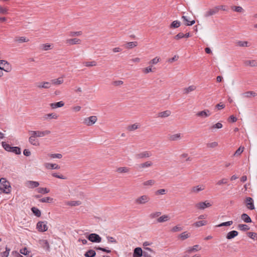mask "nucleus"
Wrapping results in <instances>:
<instances>
[{
    "instance_id": "60",
    "label": "nucleus",
    "mask_w": 257,
    "mask_h": 257,
    "mask_svg": "<svg viewBox=\"0 0 257 257\" xmlns=\"http://www.w3.org/2000/svg\"><path fill=\"white\" fill-rule=\"evenodd\" d=\"M166 193V190L165 189H161L156 191V195H164Z\"/></svg>"
},
{
    "instance_id": "46",
    "label": "nucleus",
    "mask_w": 257,
    "mask_h": 257,
    "mask_svg": "<svg viewBox=\"0 0 257 257\" xmlns=\"http://www.w3.org/2000/svg\"><path fill=\"white\" fill-rule=\"evenodd\" d=\"M53 199L50 198V197H46L40 199L39 200V201L42 203H49L53 201Z\"/></svg>"
},
{
    "instance_id": "43",
    "label": "nucleus",
    "mask_w": 257,
    "mask_h": 257,
    "mask_svg": "<svg viewBox=\"0 0 257 257\" xmlns=\"http://www.w3.org/2000/svg\"><path fill=\"white\" fill-rule=\"evenodd\" d=\"M228 180L227 178H223L221 180L218 181L216 182V185L218 186H220L224 184H227L228 183Z\"/></svg>"
},
{
    "instance_id": "32",
    "label": "nucleus",
    "mask_w": 257,
    "mask_h": 257,
    "mask_svg": "<svg viewBox=\"0 0 257 257\" xmlns=\"http://www.w3.org/2000/svg\"><path fill=\"white\" fill-rule=\"evenodd\" d=\"M138 43L136 41L134 42H130L126 43L124 46V47L126 49H132L136 46H137Z\"/></svg>"
},
{
    "instance_id": "45",
    "label": "nucleus",
    "mask_w": 257,
    "mask_h": 257,
    "mask_svg": "<svg viewBox=\"0 0 257 257\" xmlns=\"http://www.w3.org/2000/svg\"><path fill=\"white\" fill-rule=\"evenodd\" d=\"M155 183V181L154 180H149L143 182V184L145 186H152Z\"/></svg>"
},
{
    "instance_id": "54",
    "label": "nucleus",
    "mask_w": 257,
    "mask_h": 257,
    "mask_svg": "<svg viewBox=\"0 0 257 257\" xmlns=\"http://www.w3.org/2000/svg\"><path fill=\"white\" fill-rule=\"evenodd\" d=\"M11 152L14 153L17 155H20L21 153V149L18 147H13Z\"/></svg>"
},
{
    "instance_id": "5",
    "label": "nucleus",
    "mask_w": 257,
    "mask_h": 257,
    "mask_svg": "<svg viewBox=\"0 0 257 257\" xmlns=\"http://www.w3.org/2000/svg\"><path fill=\"white\" fill-rule=\"evenodd\" d=\"M97 120V118L96 116L93 115L84 119L83 123L87 125L91 126L94 124Z\"/></svg>"
},
{
    "instance_id": "1",
    "label": "nucleus",
    "mask_w": 257,
    "mask_h": 257,
    "mask_svg": "<svg viewBox=\"0 0 257 257\" xmlns=\"http://www.w3.org/2000/svg\"><path fill=\"white\" fill-rule=\"evenodd\" d=\"M0 190L6 194L11 192V186L10 183L5 178L0 179Z\"/></svg>"
},
{
    "instance_id": "2",
    "label": "nucleus",
    "mask_w": 257,
    "mask_h": 257,
    "mask_svg": "<svg viewBox=\"0 0 257 257\" xmlns=\"http://www.w3.org/2000/svg\"><path fill=\"white\" fill-rule=\"evenodd\" d=\"M10 70L11 68L9 63L6 60H0V77L4 75L3 71L8 72Z\"/></svg>"
},
{
    "instance_id": "58",
    "label": "nucleus",
    "mask_w": 257,
    "mask_h": 257,
    "mask_svg": "<svg viewBox=\"0 0 257 257\" xmlns=\"http://www.w3.org/2000/svg\"><path fill=\"white\" fill-rule=\"evenodd\" d=\"M244 147H240L234 153V156L240 155L243 151Z\"/></svg>"
},
{
    "instance_id": "3",
    "label": "nucleus",
    "mask_w": 257,
    "mask_h": 257,
    "mask_svg": "<svg viewBox=\"0 0 257 257\" xmlns=\"http://www.w3.org/2000/svg\"><path fill=\"white\" fill-rule=\"evenodd\" d=\"M150 200V198L148 195H143L136 199L135 202L138 205H143L149 202Z\"/></svg>"
},
{
    "instance_id": "40",
    "label": "nucleus",
    "mask_w": 257,
    "mask_h": 257,
    "mask_svg": "<svg viewBox=\"0 0 257 257\" xmlns=\"http://www.w3.org/2000/svg\"><path fill=\"white\" fill-rule=\"evenodd\" d=\"M223 126L222 124L220 122H217L215 124H213L210 127V130L213 132L214 129H220Z\"/></svg>"
},
{
    "instance_id": "23",
    "label": "nucleus",
    "mask_w": 257,
    "mask_h": 257,
    "mask_svg": "<svg viewBox=\"0 0 257 257\" xmlns=\"http://www.w3.org/2000/svg\"><path fill=\"white\" fill-rule=\"evenodd\" d=\"M168 139L171 141H176L181 139V134L180 133L170 135Z\"/></svg>"
},
{
    "instance_id": "4",
    "label": "nucleus",
    "mask_w": 257,
    "mask_h": 257,
    "mask_svg": "<svg viewBox=\"0 0 257 257\" xmlns=\"http://www.w3.org/2000/svg\"><path fill=\"white\" fill-rule=\"evenodd\" d=\"M153 163L150 161H146L145 162L138 164L137 170L140 172L143 171L147 168L152 167Z\"/></svg>"
},
{
    "instance_id": "35",
    "label": "nucleus",
    "mask_w": 257,
    "mask_h": 257,
    "mask_svg": "<svg viewBox=\"0 0 257 257\" xmlns=\"http://www.w3.org/2000/svg\"><path fill=\"white\" fill-rule=\"evenodd\" d=\"M44 118L45 119L51 118L57 119L58 118V115L55 113H51L45 115Z\"/></svg>"
},
{
    "instance_id": "18",
    "label": "nucleus",
    "mask_w": 257,
    "mask_h": 257,
    "mask_svg": "<svg viewBox=\"0 0 257 257\" xmlns=\"http://www.w3.org/2000/svg\"><path fill=\"white\" fill-rule=\"evenodd\" d=\"M245 66L257 67V61L255 60H248L244 61Z\"/></svg>"
},
{
    "instance_id": "9",
    "label": "nucleus",
    "mask_w": 257,
    "mask_h": 257,
    "mask_svg": "<svg viewBox=\"0 0 257 257\" xmlns=\"http://www.w3.org/2000/svg\"><path fill=\"white\" fill-rule=\"evenodd\" d=\"M218 12V9L216 6V7H214L213 8L210 9L208 11H207L204 13V16L205 18H208V17H209L210 16H212L214 15L217 14Z\"/></svg>"
},
{
    "instance_id": "12",
    "label": "nucleus",
    "mask_w": 257,
    "mask_h": 257,
    "mask_svg": "<svg viewBox=\"0 0 257 257\" xmlns=\"http://www.w3.org/2000/svg\"><path fill=\"white\" fill-rule=\"evenodd\" d=\"M30 133L31 134V136L29 138V143L35 146H39V142L38 139H37L36 138V137L34 135L32 131L30 132Z\"/></svg>"
},
{
    "instance_id": "11",
    "label": "nucleus",
    "mask_w": 257,
    "mask_h": 257,
    "mask_svg": "<svg viewBox=\"0 0 257 257\" xmlns=\"http://www.w3.org/2000/svg\"><path fill=\"white\" fill-rule=\"evenodd\" d=\"M211 205L212 204L210 203L205 201L197 203L195 205V207L198 209L204 210L207 207H210Z\"/></svg>"
},
{
    "instance_id": "57",
    "label": "nucleus",
    "mask_w": 257,
    "mask_h": 257,
    "mask_svg": "<svg viewBox=\"0 0 257 257\" xmlns=\"http://www.w3.org/2000/svg\"><path fill=\"white\" fill-rule=\"evenodd\" d=\"M160 61V58L156 57L149 62V64L152 66L153 65L157 64Z\"/></svg>"
},
{
    "instance_id": "37",
    "label": "nucleus",
    "mask_w": 257,
    "mask_h": 257,
    "mask_svg": "<svg viewBox=\"0 0 257 257\" xmlns=\"http://www.w3.org/2000/svg\"><path fill=\"white\" fill-rule=\"evenodd\" d=\"M196 89V86L194 85H191L188 87L185 88L183 90L184 94H188L189 92L194 91Z\"/></svg>"
},
{
    "instance_id": "53",
    "label": "nucleus",
    "mask_w": 257,
    "mask_h": 257,
    "mask_svg": "<svg viewBox=\"0 0 257 257\" xmlns=\"http://www.w3.org/2000/svg\"><path fill=\"white\" fill-rule=\"evenodd\" d=\"M10 249L7 246L6 247V251L1 253V257H8L9 255Z\"/></svg>"
},
{
    "instance_id": "24",
    "label": "nucleus",
    "mask_w": 257,
    "mask_h": 257,
    "mask_svg": "<svg viewBox=\"0 0 257 257\" xmlns=\"http://www.w3.org/2000/svg\"><path fill=\"white\" fill-rule=\"evenodd\" d=\"M170 220V217L168 215H163L160 216L157 219L158 223H162Z\"/></svg>"
},
{
    "instance_id": "21",
    "label": "nucleus",
    "mask_w": 257,
    "mask_h": 257,
    "mask_svg": "<svg viewBox=\"0 0 257 257\" xmlns=\"http://www.w3.org/2000/svg\"><path fill=\"white\" fill-rule=\"evenodd\" d=\"M143 252L142 249L138 247H136L134 251L133 256H136V257H141L143 256Z\"/></svg>"
},
{
    "instance_id": "55",
    "label": "nucleus",
    "mask_w": 257,
    "mask_h": 257,
    "mask_svg": "<svg viewBox=\"0 0 257 257\" xmlns=\"http://www.w3.org/2000/svg\"><path fill=\"white\" fill-rule=\"evenodd\" d=\"M138 128V125L136 123L129 125L127 129L128 131L132 132L137 130Z\"/></svg>"
},
{
    "instance_id": "27",
    "label": "nucleus",
    "mask_w": 257,
    "mask_h": 257,
    "mask_svg": "<svg viewBox=\"0 0 257 257\" xmlns=\"http://www.w3.org/2000/svg\"><path fill=\"white\" fill-rule=\"evenodd\" d=\"M46 167L48 169L58 170L60 168V167L58 165L52 163H47L46 164Z\"/></svg>"
},
{
    "instance_id": "50",
    "label": "nucleus",
    "mask_w": 257,
    "mask_h": 257,
    "mask_svg": "<svg viewBox=\"0 0 257 257\" xmlns=\"http://www.w3.org/2000/svg\"><path fill=\"white\" fill-rule=\"evenodd\" d=\"M199 245H195L192 247H188L187 249V252L188 253H191L192 252L197 251L198 250Z\"/></svg>"
},
{
    "instance_id": "38",
    "label": "nucleus",
    "mask_w": 257,
    "mask_h": 257,
    "mask_svg": "<svg viewBox=\"0 0 257 257\" xmlns=\"http://www.w3.org/2000/svg\"><path fill=\"white\" fill-rule=\"evenodd\" d=\"M2 145L4 149L8 152H11L13 147H11L10 145L7 144L6 142H3Z\"/></svg>"
},
{
    "instance_id": "30",
    "label": "nucleus",
    "mask_w": 257,
    "mask_h": 257,
    "mask_svg": "<svg viewBox=\"0 0 257 257\" xmlns=\"http://www.w3.org/2000/svg\"><path fill=\"white\" fill-rule=\"evenodd\" d=\"M171 112L170 110H167L158 113V117H167L170 115Z\"/></svg>"
},
{
    "instance_id": "61",
    "label": "nucleus",
    "mask_w": 257,
    "mask_h": 257,
    "mask_svg": "<svg viewBox=\"0 0 257 257\" xmlns=\"http://www.w3.org/2000/svg\"><path fill=\"white\" fill-rule=\"evenodd\" d=\"M82 34L81 31H77V32H71L69 33V36L71 37H74L75 36H80Z\"/></svg>"
},
{
    "instance_id": "51",
    "label": "nucleus",
    "mask_w": 257,
    "mask_h": 257,
    "mask_svg": "<svg viewBox=\"0 0 257 257\" xmlns=\"http://www.w3.org/2000/svg\"><path fill=\"white\" fill-rule=\"evenodd\" d=\"M232 10L238 13H242L243 12V9L240 6H233L231 7Z\"/></svg>"
},
{
    "instance_id": "52",
    "label": "nucleus",
    "mask_w": 257,
    "mask_h": 257,
    "mask_svg": "<svg viewBox=\"0 0 257 257\" xmlns=\"http://www.w3.org/2000/svg\"><path fill=\"white\" fill-rule=\"evenodd\" d=\"M16 41L19 43L27 42L29 41V39H27L25 37H21L17 38Z\"/></svg>"
},
{
    "instance_id": "6",
    "label": "nucleus",
    "mask_w": 257,
    "mask_h": 257,
    "mask_svg": "<svg viewBox=\"0 0 257 257\" xmlns=\"http://www.w3.org/2000/svg\"><path fill=\"white\" fill-rule=\"evenodd\" d=\"M87 239L92 242L99 243L101 241V237L96 233H91L87 237Z\"/></svg>"
},
{
    "instance_id": "14",
    "label": "nucleus",
    "mask_w": 257,
    "mask_h": 257,
    "mask_svg": "<svg viewBox=\"0 0 257 257\" xmlns=\"http://www.w3.org/2000/svg\"><path fill=\"white\" fill-rule=\"evenodd\" d=\"M211 115V112L208 109H205L202 111H200L198 112L196 115L198 117H200L202 118H206L209 116Z\"/></svg>"
},
{
    "instance_id": "64",
    "label": "nucleus",
    "mask_w": 257,
    "mask_h": 257,
    "mask_svg": "<svg viewBox=\"0 0 257 257\" xmlns=\"http://www.w3.org/2000/svg\"><path fill=\"white\" fill-rule=\"evenodd\" d=\"M237 45L240 47H247L248 42L246 41H238Z\"/></svg>"
},
{
    "instance_id": "20",
    "label": "nucleus",
    "mask_w": 257,
    "mask_h": 257,
    "mask_svg": "<svg viewBox=\"0 0 257 257\" xmlns=\"http://www.w3.org/2000/svg\"><path fill=\"white\" fill-rule=\"evenodd\" d=\"M242 96L243 97L249 98L251 96L255 97V96H257V93L253 91H246L245 92L243 93L242 94Z\"/></svg>"
},
{
    "instance_id": "25",
    "label": "nucleus",
    "mask_w": 257,
    "mask_h": 257,
    "mask_svg": "<svg viewBox=\"0 0 257 257\" xmlns=\"http://www.w3.org/2000/svg\"><path fill=\"white\" fill-rule=\"evenodd\" d=\"M81 40L77 38L70 39L66 40V43L69 45L80 44Z\"/></svg>"
},
{
    "instance_id": "19",
    "label": "nucleus",
    "mask_w": 257,
    "mask_h": 257,
    "mask_svg": "<svg viewBox=\"0 0 257 257\" xmlns=\"http://www.w3.org/2000/svg\"><path fill=\"white\" fill-rule=\"evenodd\" d=\"M182 19L187 26H192L195 23V21L194 20L190 21L189 18L186 16H183L182 17Z\"/></svg>"
},
{
    "instance_id": "15",
    "label": "nucleus",
    "mask_w": 257,
    "mask_h": 257,
    "mask_svg": "<svg viewBox=\"0 0 257 257\" xmlns=\"http://www.w3.org/2000/svg\"><path fill=\"white\" fill-rule=\"evenodd\" d=\"M25 185L29 188L34 189L39 186V183L34 181H27L25 183Z\"/></svg>"
},
{
    "instance_id": "48",
    "label": "nucleus",
    "mask_w": 257,
    "mask_h": 257,
    "mask_svg": "<svg viewBox=\"0 0 257 257\" xmlns=\"http://www.w3.org/2000/svg\"><path fill=\"white\" fill-rule=\"evenodd\" d=\"M81 204L80 201H71L67 203V205L71 206H79Z\"/></svg>"
},
{
    "instance_id": "44",
    "label": "nucleus",
    "mask_w": 257,
    "mask_h": 257,
    "mask_svg": "<svg viewBox=\"0 0 257 257\" xmlns=\"http://www.w3.org/2000/svg\"><path fill=\"white\" fill-rule=\"evenodd\" d=\"M83 64L86 67H93L97 65V63L95 61H89V62H83Z\"/></svg>"
},
{
    "instance_id": "22",
    "label": "nucleus",
    "mask_w": 257,
    "mask_h": 257,
    "mask_svg": "<svg viewBox=\"0 0 257 257\" xmlns=\"http://www.w3.org/2000/svg\"><path fill=\"white\" fill-rule=\"evenodd\" d=\"M204 189H205V186L204 185H198V186L193 187L191 189V192L197 193L201 191L204 190Z\"/></svg>"
},
{
    "instance_id": "47",
    "label": "nucleus",
    "mask_w": 257,
    "mask_h": 257,
    "mask_svg": "<svg viewBox=\"0 0 257 257\" xmlns=\"http://www.w3.org/2000/svg\"><path fill=\"white\" fill-rule=\"evenodd\" d=\"M180 24H181V23L179 21H177V20L174 21L171 23V24L170 25V28H177L180 27Z\"/></svg>"
},
{
    "instance_id": "29",
    "label": "nucleus",
    "mask_w": 257,
    "mask_h": 257,
    "mask_svg": "<svg viewBox=\"0 0 257 257\" xmlns=\"http://www.w3.org/2000/svg\"><path fill=\"white\" fill-rule=\"evenodd\" d=\"M64 105V103L62 101H59L56 103H52L50 104V106L52 108H56L58 107H61Z\"/></svg>"
},
{
    "instance_id": "39",
    "label": "nucleus",
    "mask_w": 257,
    "mask_h": 257,
    "mask_svg": "<svg viewBox=\"0 0 257 257\" xmlns=\"http://www.w3.org/2000/svg\"><path fill=\"white\" fill-rule=\"evenodd\" d=\"M207 224V221L204 220H201L196 221L193 224V225L196 227H199L204 225H205Z\"/></svg>"
},
{
    "instance_id": "62",
    "label": "nucleus",
    "mask_w": 257,
    "mask_h": 257,
    "mask_svg": "<svg viewBox=\"0 0 257 257\" xmlns=\"http://www.w3.org/2000/svg\"><path fill=\"white\" fill-rule=\"evenodd\" d=\"M182 230V227H181L180 225H176L172 228L171 231L172 232H175L181 231Z\"/></svg>"
},
{
    "instance_id": "13",
    "label": "nucleus",
    "mask_w": 257,
    "mask_h": 257,
    "mask_svg": "<svg viewBox=\"0 0 257 257\" xmlns=\"http://www.w3.org/2000/svg\"><path fill=\"white\" fill-rule=\"evenodd\" d=\"M245 203H246V206L250 210H253L254 209V205L253 200L251 197H246L245 200Z\"/></svg>"
},
{
    "instance_id": "59",
    "label": "nucleus",
    "mask_w": 257,
    "mask_h": 257,
    "mask_svg": "<svg viewBox=\"0 0 257 257\" xmlns=\"http://www.w3.org/2000/svg\"><path fill=\"white\" fill-rule=\"evenodd\" d=\"M218 146V143L216 142H214L210 143H208L207 144V147L210 148H214Z\"/></svg>"
},
{
    "instance_id": "10",
    "label": "nucleus",
    "mask_w": 257,
    "mask_h": 257,
    "mask_svg": "<svg viewBox=\"0 0 257 257\" xmlns=\"http://www.w3.org/2000/svg\"><path fill=\"white\" fill-rule=\"evenodd\" d=\"M34 135H35L36 137H43L45 136L48 135L51 133V132L48 130H46L44 131H32Z\"/></svg>"
},
{
    "instance_id": "41",
    "label": "nucleus",
    "mask_w": 257,
    "mask_h": 257,
    "mask_svg": "<svg viewBox=\"0 0 257 257\" xmlns=\"http://www.w3.org/2000/svg\"><path fill=\"white\" fill-rule=\"evenodd\" d=\"M33 213L37 217H40L41 215V211L37 208L33 207L31 208Z\"/></svg>"
},
{
    "instance_id": "33",
    "label": "nucleus",
    "mask_w": 257,
    "mask_h": 257,
    "mask_svg": "<svg viewBox=\"0 0 257 257\" xmlns=\"http://www.w3.org/2000/svg\"><path fill=\"white\" fill-rule=\"evenodd\" d=\"M96 255V252L93 249H89L84 253L85 257H94Z\"/></svg>"
},
{
    "instance_id": "26",
    "label": "nucleus",
    "mask_w": 257,
    "mask_h": 257,
    "mask_svg": "<svg viewBox=\"0 0 257 257\" xmlns=\"http://www.w3.org/2000/svg\"><path fill=\"white\" fill-rule=\"evenodd\" d=\"M238 233L236 230H232L231 231H229L226 235V238L228 239H231L235 236H237Z\"/></svg>"
},
{
    "instance_id": "49",
    "label": "nucleus",
    "mask_w": 257,
    "mask_h": 257,
    "mask_svg": "<svg viewBox=\"0 0 257 257\" xmlns=\"http://www.w3.org/2000/svg\"><path fill=\"white\" fill-rule=\"evenodd\" d=\"M130 171V169L127 167H119L117 168V172L119 173H127Z\"/></svg>"
},
{
    "instance_id": "36",
    "label": "nucleus",
    "mask_w": 257,
    "mask_h": 257,
    "mask_svg": "<svg viewBox=\"0 0 257 257\" xmlns=\"http://www.w3.org/2000/svg\"><path fill=\"white\" fill-rule=\"evenodd\" d=\"M161 213H162L160 211L154 212L150 213L149 215V217L150 219H152L156 218H158V217H159L161 215Z\"/></svg>"
},
{
    "instance_id": "42",
    "label": "nucleus",
    "mask_w": 257,
    "mask_h": 257,
    "mask_svg": "<svg viewBox=\"0 0 257 257\" xmlns=\"http://www.w3.org/2000/svg\"><path fill=\"white\" fill-rule=\"evenodd\" d=\"M238 228L241 231H247L249 229V227L246 224H239L238 225Z\"/></svg>"
},
{
    "instance_id": "56",
    "label": "nucleus",
    "mask_w": 257,
    "mask_h": 257,
    "mask_svg": "<svg viewBox=\"0 0 257 257\" xmlns=\"http://www.w3.org/2000/svg\"><path fill=\"white\" fill-rule=\"evenodd\" d=\"M189 236H190L189 233H187L186 231H185V232L182 233L180 235V237L181 238V239H182V240L187 239L188 237H189Z\"/></svg>"
},
{
    "instance_id": "8",
    "label": "nucleus",
    "mask_w": 257,
    "mask_h": 257,
    "mask_svg": "<svg viewBox=\"0 0 257 257\" xmlns=\"http://www.w3.org/2000/svg\"><path fill=\"white\" fill-rule=\"evenodd\" d=\"M152 156V154L150 151H144L136 155V158L137 159L148 158Z\"/></svg>"
},
{
    "instance_id": "7",
    "label": "nucleus",
    "mask_w": 257,
    "mask_h": 257,
    "mask_svg": "<svg viewBox=\"0 0 257 257\" xmlns=\"http://www.w3.org/2000/svg\"><path fill=\"white\" fill-rule=\"evenodd\" d=\"M47 222L46 221H39L37 224V229L40 232H44L47 230Z\"/></svg>"
},
{
    "instance_id": "17",
    "label": "nucleus",
    "mask_w": 257,
    "mask_h": 257,
    "mask_svg": "<svg viewBox=\"0 0 257 257\" xmlns=\"http://www.w3.org/2000/svg\"><path fill=\"white\" fill-rule=\"evenodd\" d=\"M36 86L39 88H49L51 87V84L49 82H43L37 83Z\"/></svg>"
},
{
    "instance_id": "28",
    "label": "nucleus",
    "mask_w": 257,
    "mask_h": 257,
    "mask_svg": "<svg viewBox=\"0 0 257 257\" xmlns=\"http://www.w3.org/2000/svg\"><path fill=\"white\" fill-rule=\"evenodd\" d=\"M241 219L245 223L251 222V219L250 217L246 213H243L241 215Z\"/></svg>"
},
{
    "instance_id": "31",
    "label": "nucleus",
    "mask_w": 257,
    "mask_h": 257,
    "mask_svg": "<svg viewBox=\"0 0 257 257\" xmlns=\"http://www.w3.org/2000/svg\"><path fill=\"white\" fill-rule=\"evenodd\" d=\"M64 81L63 77H59L57 79H52L51 82L54 85H60L62 84Z\"/></svg>"
},
{
    "instance_id": "63",
    "label": "nucleus",
    "mask_w": 257,
    "mask_h": 257,
    "mask_svg": "<svg viewBox=\"0 0 257 257\" xmlns=\"http://www.w3.org/2000/svg\"><path fill=\"white\" fill-rule=\"evenodd\" d=\"M152 67V66L150 65L146 67V68L144 69L143 70V72L145 74H148L150 72L153 71Z\"/></svg>"
},
{
    "instance_id": "16",
    "label": "nucleus",
    "mask_w": 257,
    "mask_h": 257,
    "mask_svg": "<svg viewBox=\"0 0 257 257\" xmlns=\"http://www.w3.org/2000/svg\"><path fill=\"white\" fill-rule=\"evenodd\" d=\"M39 244L41 246L46 250L49 251L50 250V245L48 241L45 239H41L39 241Z\"/></svg>"
},
{
    "instance_id": "34",
    "label": "nucleus",
    "mask_w": 257,
    "mask_h": 257,
    "mask_svg": "<svg viewBox=\"0 0 257 257\" xmlns=\"http://www.w3.org/2000/svg\"><path fill=\"white\" fill-rule=\"evenodd\" d=\"M37 191L39 193L45 194L49 193L50 190L47 188L40 187L37 189Z\"/></svg>"
}]
</instances>
